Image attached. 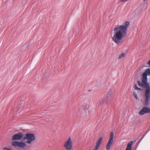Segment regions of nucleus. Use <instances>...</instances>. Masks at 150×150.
I'll use <instances>...</instances> for the list:
<instances>
[{"label":"nucleus","mask_w":150,"mask_h":150,"mask_svg":"<svg viewBox=\"0 0 150 150\" xmlns=\"http://www.w3.org/2000/svg\"><path fill=\"white\" fill-rule=\"evenodd\" d=\"M103 103H104V102L102 100H101L99 101V104H100V105H101Z\"/></svg>","instance_id":"a211bd4d"},{"label":"nucleus","mask_w":150,"mask_h":150,"mask_svg":"<svg viewBox=\"0 0 150 150\" xmlns=\"http://www.w3.org/2000/svg\"><path fill=\"white\" fill-rule=\"evenodd\" d=\"M83 109L85 111H86V110H87V109H86V108H83Z\"/></svg>","instance_id":"412c9836"},{"label":"nucleus","mask_w":150,"mask_h":150,"mask_svg":"<svg viewBox=\"0 0 150 150\" xmlns=\"http://www.w3.org/2000/svg\"><path fill=\"white\" fill-rule=\"evenodd\" d=\"M147 64H149V66L150 67V60L147 62Z\"/></svg>","instance_id":"6ab92c4d"},{"label":"nucleus","mask_w":150,"mask_h":150,"mask_svg":"<svg viewBox=\"0 0 150 150\" xmlns=\"http://www.w3.org/2000/svg\"><path fill=\"white\" fill-rule=\"evenodd\" d=\"M35 139V137L34 134L32 133H26L25 136H24L23 138V140L27 139L25 142L28 144H30Z\"/></svg>","instance_id":"7ed1b4c3"},{"label":"nucleus","mask_w":150,"mask_h":150,"mask_svg":"<svg viewBox=\"0 0 150 150\" xmlns=\"http://www.w3.org/2000/svg\"><path fill=\"white\" fill-rule=\"evenodd\" d=\"M64 147L67 150H71L72 148V142L70 137L65 142Z\"/></svg>","instance_id":"39448f33"},{"label":"nucleus","mask_w":150,"mask_h":150,"mask_svg":"<svg viewBox=\"0 0 150 150\" xmlns=\"http://www.w3.org/2000/svg\"><path fill=\"white\" fill-rule=\"evenodd\" d=\"M147 74L150 75V69H146L143 74V77L142 79V83L140 81H137V83L139 86H149V83L147 82Z\"/></svg>","instance_id":"f03ea898"},{"label":"nucleus","mask_w":150,"mask_h":150,"mask_svg":"<svg viewBox=\"0 0 150 150\" xmlns=\"http://www.w3.org/2000/svg\"><path fill=\"white\" fill-rule=\"evenodd\" d=\"M112 94V91L111 90H110L108 92V95H107V96H106V98H109L110 97V96H111Z\"/></svg>","instance_id":"f8f14e48"},{"label":"nucleus","mask_w":150,"mask_h":150,"mask_svg":"<svg viewBox=\"0 0 150 150\" xmlns=\"http://www.w3.org/2000/svg\"><path fill=\"white\" fill-rule=\"evenodd\" d=\"M133 143L132 141H130L127 144L126 150H132V146Z\"/></svg>","instance_id":"9d476101"},{"label":"nucleus","mask_w":150,"mask_h":150,"mask_svg":"<svg viewBox=\"0 0 150 150\" xmlns=\"http://www.w3.org/2000/svg\"><path fill=\"white\" fill-rule=\"evenodd\" d=\"M134 97L136 98L137 99H138V98L137 97V94L135 92H134Z\"/></svg>","instance_id":"2eb2a0df"},{"label":"nucleus","mask_w":150,"mask_h":150,"mask_svg":"<svg viewBox=\"0 0 150 150\" xmlns=\"http://www.w3.org/2000/svg\"><path fill=\"white\" fill-rule=\"evenodd\" d=\"M99 147L98 146H95V148L93 150H98Z\"/></svg>","instance_id":"f3484780"},{"label":"nucleus","mask_w":150,"mask_h":150,"mask_svg":"<svg viewBox=\"0 0 150 150\" xmlns=\"http://www.w3.org/2000/svg\"><path fill=\"white\" fill-rule=\"evenodd\" d=\"M114 136V133L112 132H110L109 139L106 146V150H109L110 149V147L112 143Z\"/></svg>","instance_id":"0eeeda50"},{"label":"nucleus","mask_w":150,"mask_h":150,"mask_svg":"<svg viewBox=\"0 0 150 150\" xmlns=\"http://www.w3.org/2000/svg\"><path fill=\"white\" fill-rule=\"evenodd\" d=\"M130 24L128 21H125L121 25H117L113 29V41L118 45L123 43V39L127 36L128 27Z\"/></svg>","instance_id":"f257e3e1"},{"label":"nucleus","mask_w":150,"mask_h":150,"mask_svg":"<svg viewBox=\"0 0 150 150\" xmlns=\"http://www.w3.org/2000/svg\"><path fill=\"white\" fill-rule=\"evenodd\" d=\"M134 87L135 89L136 90H142V89L141 88L138 87L137 86V85L136 84H135L134 85Z\"/></svg>","instance_id":"ddd939ff"},{"label":"nucleus","mask_w":150,"mask_h":150,"mask_svg":"<svg viewBox=\"0 0 150 150\" xmlns=\"http://www.w3.org/2000/svg\"><path fill=\"white\" fill-rule=\"evenodd\" d=\"M3 149L4 150H11V149H9V148H8L7 147H4L3 148Z\"/></svg>","instance_id":"dca6fc26"},{"label":"nucleus","mask_w":150,"mask_h":150,"mask_svg":"<svg viewBox=\"0 0 150 150\" xmlns=\"http://www.w3.org/2000/svg\"><path fill=\"white\" fill-rule=\"evenodd\" d=\"M150 112V108L147 107H144L139 111V114L140 115H143L146 113Z\"/></svg>","instance_id":"1a4fd4ad"},{"label":"nucleus","mask_w":150,"mask_h":150,"mask_svg":"<svg viewBox=\"0 0 150 150\" xmlns=\"http://www.w3.org/2000/svg\"><path fill=\"white\" fill-rule=\"evenodd\" d=\"M23 137L22 133H18L13 136L12 140H19L22 138H23Z\"/></svg>","instance_id":"6e6552de"},{"label":"nucleus","mask_w":150,"mask_h":150,"mask_svg":"<svg viewBox=\"0 0 150 150\" xmlns=\"http://www.w3.org/2000/svg\"><path fill=\"white\" fill-rule=\"evenodd\" d=\"M11 145L15 147H18L21 148H24L26 146V144L24 142L16 141H13L11 143Z\"/></svg>","instance_id":"423d86ee"},{"label":"nucleus","mask_w":150,"mask_h":150,"mask_svg":"<svg viewBox=\"0 0 150 150\" xmlns=\"http://www.w3.org/2000/svg\"><path fill=\"white\" fill-rule=\"evenodd\" d=\"M145 135H144L141 138V140L139 142H140L143 139V138H144V137L145 136Z\"/></svg>","instance_id":"aec40b11"},{"label":"nucleus","mask_w":150,"mask_h":150,"mask_svg":"<svg viewBox=\"0 0 150 150\" xmlns=\"http://www.w3.org/2000/svg\"><path fill=\"white\" fill-rule=\"evenodd\" d=\"M144 88H146L145 91V100L144 105L147 106L149 104V99L150 96V87L147 86H141Z\"/></svg>","instance_id":"20e7f679"},{"label":"nucleus","mask_w":150,"mask_h":150,"mask_svg":"<svg viewBox=\"0 0 150 150\" xmlns=\"http://www.w3.org/2000/svg\"><path fill=\"white\" fill-rule=\"evenodd\" d=\"M102 137H100L97 141L96 146L99 147L102 142Z\"/></svg>","instance_id":"9b49d317"},{"label":"nucleus","mask_w":150,"mask_h":150,"mask_svg":"<svg viewBox=\"0 0 150 150\" xmlns=\"http://www.w3.org/2000/svg\"><path fill=\"white\" fill-rule=\"evenodd\" d=\"M125 56V54L124 53H122L119 56V59H121V58L124 57Z\"/></svg>","instance_id":"4468645a"},{"label":"nucleus","mask_w":150,"mask_h":150,"mask_svg":"<svg viewBox=\"0 0 150 150\" xmlns=\"http://www.w3.org/2000/svg\"><path fill=\"white\" fill-rule=\"evenodd\" d=\"M11 150H12L11 149Z\"/></svg>","instance_id":"4be33fe9"}]
</instances>
